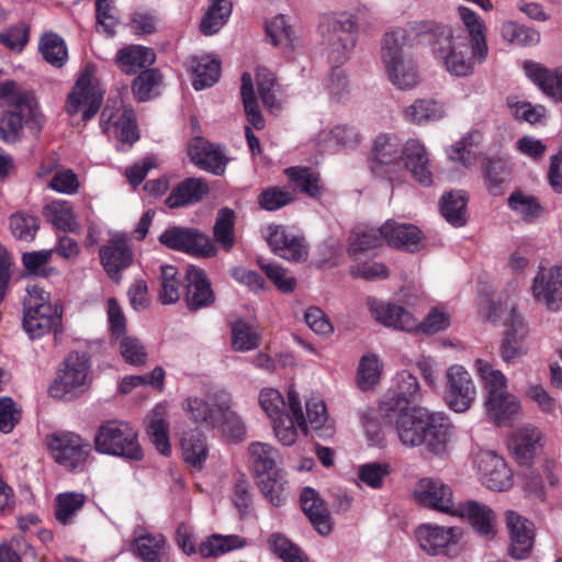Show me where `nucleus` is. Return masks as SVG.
<instances>
[{
    "instance_id": "nucleus-1",
    "label": "nucleus",
    "mask_w": 562,
    "mask_h": 562,
    "mask_svg": "<svg viewBox=\"0 0 562 562\" xmlns=\"http://www.w3.org/2000/svg\"><path fill=\"white\" fill-rule=\"evenodd\" d=\"M395 424L400 441L406 447L424 445L430 452L441 453L454 436V427L448 416L429 412L424 407L398 409L387 419Z\"/></svg>"
},
{
    "instance_id": "nucleus-2",
    "label": "nucleus",
    "mask_w": 562,
    "mask_h": 562,
    "mask_svg": "<svg viewBox=\"0 0 562 562\" xmlns=\"http://www.w3.org/2000/svg\"><path fill=\"white\" fill-rule=\"evenodd\" d=\"M328 61L338 67L345 64L356 46L357 21L348 12L329 14L319 24ZM329 94L340 100L347 92L348 82L342 70L335 68L327 80Z\"/></svg>"
},
{
    "instance_id": "nucleus-3",
    "label": "nucleus",
    "mask_w": 562,
    "mask_h": 562,
    "mask_svg": "<svg viewBox=\"0 0 562 562\" xmlns=\"http://www.w3.org/2000/svg\"><path fill=\"white\" fill-rule=\"evenodd\" d=\"M409 38L432 45L434 54L442 60L447 71L457 77L469 76L473 63L469 56L468 38L452 27L432 21H422L409 26Z\"/></svg>"
},
{
    "instance_id": "nucleus-4",
    "label": "nucleus",
    "mask_w": 562,
    "mask_h": 562,
    "mask_svg": "<svg viewBox=\"0 0 562 562\" xmlns=\"http://www.w3.org/2000/svg\"><path fill=\"white\" fill-rule=\"evenodd\" d=\"M61 318L63 308L58 300H53L50 293L37 284L26 288L22 326L32 340L57 333L61 328Z\"/></svg>"
},
{
    "instance_id": "nucleus-5",
    "label": "nucleus",
    "mask_w": 562,
    "mask_h": 562,
    "mask_svg": "<svg viewBox=\"0 0 562 562\" xmlns=\"http://www.w3.org/2000/svg\"><path fill=\"white\" fill-rule=\"evenodd\" d=\"M407 30H393L385 34L382 43L381 58L389 80L400 90L414 89L419 82L416 65L404 54V45L419 44L409 38Z\"/></svg>"
},
{
    "instance_id": "nucleus-6",
    "label": "nucleus",
    "mask_w": 562,
    "mask_h": 562,
    "mask_svg": "<svg viewBox=\"0 0 562 562\" xmlns=\"http://www.w3.org/2000/svg\"><path fill=\"white\" fill-rule=\"evenodd\" d=\"M486 318L492 323L504 319L506 329L499 349L504 362L513 363L528 353L529 326L514 304L503 306L502 303L492 302Z\"/></svg>"
},
{
    "instance_id": "nucleus-7",
    "label": "nucleus",
    "mask_w": 562,
    "mask_h": 562,
    "mask_svg": "<svg viewBox=\"0 0 562 562\" xmlns=\"http://www.w3.org/2000/svg\"><path fill=\"white\" fill-rule=\"evenodd\" d=\"M105 90L95 76V66L86 65L78 75L74 88L69 92L65 110L72 117H79L86 124L99 112Z\"/></svg>"
},
{
    "instance_id": "nucleus-8",
    "label": "nucleus",
    "mask_w": 562,
    "mask_h": 562,
    "mask_svg": "<svg viewBox=\"0 0 562 562\" xmlns=\"http://www.w3.org/2000/svg\"><path fill=\"white\" fill-rule=\"evenodd\" d=\"M95 450L131 461L143 459V449L137 431L125 422L109 420L103 423L94 437Z\"/></svg>"
},
{
    "instance_id": "nucleus-9",
    "label": "nucleus",
    "mask_w": 562,
    "mask_h": 562,
    "mask_svg": "<svg viewBox=\"0 0 562 562\" xmlns=\"http://www.w3.org/2000/svg\"><path fill=\"white\" fill-rule=\"evenodd\" d=\"M402 149L403 145L395 135H378L371 151L372 173L391 182L401 181L404 178Z\"/></svg>"
},
{
    "instance_id": "nucleus-10",
    "label": "nucleus",
    "mask_w": 562,
    "mask_h": 562,
    "mask_svg": "<svg viewBox=\"0 0 562 562\" xmlns=\"http://www.w3.org/2000/svg\"><path fill=\"white\" fill-rule=\"evenodd\" d=\"M477 395L471 373L461 364H451L443 376L442 400L454 413H465L474 404Z\"/></svg>"
},
{
    "instance_id": "nucleus-11",
    "label": "nucleus",
    "mask_w": 562,
    "mask_h": 562,
    "mask_svg": "<svg viewBox=\"0 0 562 562\" xmlns=\"http://www.w3.org/2000/svg\"><path fill=\"white\" fill-rule=\"evenodd\" d=\"M89 382L88 359L79 353H70L65 359L64 369L55 379L49 393L55 398L70 400L83 393Z\"/></svg>"
},
{
    "instance_id": "nucleus-12",
    "label": "nucleus",
    "mask_w": 562,
    "mask_h": 562,
    "mask_svg": "<svg viewBox=\"0 0 562 562\" xmlns=\"http://www.w3.org/2000/svg\"><path fill=\"white\" fill-rule=\"evenodd\" d=\"M100 126L103 133H113L122 145H132L138 139L134 110L126 106L119 97L108 99L101 112Z\"/></svg>"
},
{
    "instance_id": "nucleus-13",
    "label": "nucleus",
    "mask_w": 562,
    "mask_h": 562,
    "mask_svg": "<svg viewBox=\"0 0 562 562\" xmlns=\"http://www.w3.org/2000/svg\"><path fill=\"white\" fill-rule=\"evenodd\" d=\"M231 402V395L224 390L207 393L205 397H188L182 402V409L188 418L206 429H215L221 416Z\"/></svg>"
},
{
    "instance_id": "nucleus-14",
    "label": "nucleus",
    "mask_w": 562,
    "mask_h": 562,
    "mask_svg": "<svg viewBox=\"0 0 562 562\" xmlns=\"http://www.w3.org/2000/svg\"><path fill=\"white\" fill-rule=\"evenodd\" d=\"M53 459L69 470L81 469L91 452V446L74 432H57L48 437Z\"/></svg>"
},
{
    "instance_id": "nucleus-15",
    "label": "nucleus",
    "mask_w": 562,
    "mask_h": 562,
    "mask_svg": "<svg viewBox=\"0 0 562 562\" xmlns=\"http://www.w3.org/2000/svg\"><path fill=\"white\" fill-rule=\"evenodd\" d=\"M532 297L549 311L562 307V261L540 265L531 284Z\"/></svg>"
},
{
    "instance_id": "nucleus-16",
    "label": "nucleus",
    "mask_w": 562,
    "mask_h": 562,
    "mask_svg": "<svg viewBox=\"0 0 562 562\" xmlns=\"http://www.w3.org/2000/svg\"><path fill=\"white\" fill-rule=\"evenodd\" d=\"M393 382V390L383 396L380 404L381 415L385 419H391L398 409L411 408L408 405L420 398L419 382L409 371H400Z\"/></svg>"
},
{
    "instance_id": "nucleus-17",
    "label": "nucleus",
    "mask_w": 562,
    "mask_h": 562,
    "mask_svg": "<svg viewBox=\"0 0 562 562\" xmlns=\"http://www.w3.org/2000/svg\"><path fill=\"white\" fill-rule=\"evenodd\" d=\"M158 239L161 245L170 249L194 256L211 257L215 254L210 238L193 228L171 226Z\"/></svg>"
},
{
    "instance_id": "nucleus-18",
    "label": "nucleus",
    "mask_w": 562,
    "mask_h": 562,
    "mask_svg": "<svg viewBox=\"0 0 562 562\" xmlns=\"http://www.w3.org/2000/svg\"><path fill=\"white\" fill-rule=\"evenodd\" d=\"M415 501L427 508L454 516L458 505L449 485L434 479H422L414 490Z\"/></svg>"
},
{
    "instance_id": "nucleus-19",
    "label": "nucleus",
    "mask_w": 562,
    "mask_h": 562,
    "mask_svg": "<svg viewBox=\"0 0 562 562\" xmlns=\"http://www.w3.org/2000/svg\"><path fill=\"white\" fill-rule=\"evenodd\" d=\"M288 407L291 415L271 420L277 439L284 446H292L297 438V428L307 435V422L303 414L299 393L294 389L288 392Z\"/></svg>"
},
{
    "instance_id": "nucleus-20",
    "label": "nucleus",
    "mask_w": 562,
    "mask_h": 562,
    "mask_svg": "<svg viewBox=\"0 0 562 562\" xmlns=\"http://www.w3.org/2000/svg\"><path fill=\"white\" fill-rule=\"evenodd\" d=\"M266 239L272 252L288 261H302L307 258L304 238L294 235L282 225H269Z\"/></svg>"
},
{
    "instance_id": "nucleus-21",
    "label": "nucleus",
    "mask_w": 562,
    "mask_h": 562,
    "mask_svg": "<svg viewBox=\"0 0 562 562\" xmlns=\"http://www.w3.org/2000/svg\"><path fill=\"white\" fill-rule=\"evenodd\" d=\"M367 305L374 321L385 327L405 331H412L417 327V319L401 305L375 297H368Z\"/></svg>"
},
{
    "instance_id": "nucleus-22",
    "label": "nucleus",
    "mask_w": 562,
    "mask_h": 562,
    "mask_svg": "<svg viewBox=\"0 0 562 562\" xmlns=\"http://www.w3.org/2000/svg\"><path fill=\"white\" fill-rule=\"evenodd\" d=\"M477 469L482 483L493 491H506L513 485V472L505 460L492 451L477 457Z\"/></svg>"
},
{
    "instance_id": "nucleus-23",
    "label": "nucleus",
    "mask_w": 562,
    "mask_h": 562,
    "mask_svg": "<svg viewBox=\"0 0 562 562\" xmlns=\"http://www.w3.org/2000/svg\"><path fill=\"white\" fill-rule=\"evenodd\" d=\"M402 159L404 172L409 171L413 179L422 186H431V161L425 145L420 140L416 138L408 139L403 145Z\"/></svg>"
},
{
    "instance_id": "nucleus-24",
    "label": "nucleus",
    "mask_w": 562,
    "mask_h": 562,
    "mask_svg": "<svg viewBox=\"0 0 562 562\" xmlns=\"http://www.w3.org/2000/svg\"><path fill=\"white\" fill-rule=\"evenodd\" d=\"M101 263L111 279L119 280L121 272L133 262V251L124 235H114L99 251Z\"/></svg>"
},
{
    "instance_id": "nucleus-25",
    "label": "nucleus",
    "mask_w": 562,
    "mask_h": 562,
    "mask_svg": "<svg viewBox=\"0 0 562 562\" xmlns=\"http://www.w3.org/2000/svg\"><path fill=\"white\" fill-rule=\"evenodd\" d=\"M526 77L536 85L542 93L562 102V67L548 68L544 65L526 60L522 63Z\"/></svg>"
},
{
    "instance_id": "nucleus-26",
    "label": "nucleus",
    "mask_w": 562,
    "mask_h": 562,
    "mask_svg": "<svg viewBox=\"0 0 562 562\" xmlns=\"http://www.w3.org/2000/svg\"><path fill=\"white\" fill-rule=\"evenodd\" d=\"M184 280V297L189 310L196 311L213 304L215 295L204 270L189 266L186 271Z\"/></svg>"
},
{
    "instance_id": "nucleus-27",
    "label": "nucleus",
    "mask_w": 562,
    "mask_h": 562,
    "mask_svg": "<svg viewBox=\"0 0 562 562\" xmlns=\"http://www.w3.org/2000/svg\"><path fill=\"white\" fill-rule=\"evenodd\" d=\"M506 527L510 537V554L525 559L533 544V525L514 510L506 512Z\"/></svg>"
},
{
    "instance_id": "nucleus-28",
    "label": "nucleus",
    "mask_w": 562,
    "mask_h": 562,
    "mask_svg": "<svg viewBox=\"0 0 562 562\" xmlns=\"http://www.w3.org/2000/svg\"><path fill=\"white\" fill-rule=\"evenodd\" d=\"M459 536L458 528L434 525H423L416 531L420 548L431 555L443 552L448 546L457 542Z\"/></svg>"
},
{
    "instance_id": "nucleus-29",
    "label": "nucleus",
    "mask_w": 562,
    "mask_h": 562,
    "mask_svg": "<svg viewBox=\"0 0 562 562\" xmlns=\"http://www.w3.org/2000/svg\"><path fill=\"white\" fill-rule=\"evenodd\" d=\"M189 156L199 168L214 175H221L225 170L227 160L222 149L204 138H194L190 143Z\"/></svg>"
},
{
    "instance_id": "nucleus-30",
    "label": "nucleus",
    "mask_w": 562,
    "mask_h": 562,
    "mask_svg": "<svg viewBox=\"0 0 562 562\" xmlns=\"http://www.w3.org/2000/svg\"><path fill=\"white\" fill-rule=\"evenodd\" d=\"M458 15L469 33L471 41L472 57L479 63L487 56L486 25L483 20L470 8L459 5Z\"/></svg>"
},
{
    "instance_id": "nucleus-31",
    "label": "nucleus",
    "mask_w": 562,
    "mask_h": 562,
    "mask_svg": "<svg viewBox=\"0 0 562 562\" xmlns=\"http://www.w3.org/2000/svg\"><path fill=\"white\" fill-rule=\"evenodd\" d=\"M454 516L467 517L474 530L481 536L491 539L495 536V514L486 505L475 501H467L458 505Z\"/></svg>"
},
{
    "instance_id": "nucleus-32",
    "label": "nucleus",
    "mask_w": 562,
    "mask_h": 562,
    "mask_svg": "<svg viewBox=\"0 0 562 562\" xmlns=\"http://www.w3.org/2000/svg\"><path fill=\"white\" fill-rule=\"evenodd\" d=\"M315 142L322 151L336 153L344 148L357 146L360 143V135L353 127L337 125L330 130L321 131Z\"/></svg>"
},
{
    "instance_id": "nucleus-33",
    "label": "nucleus",
    "mask_w": 562,
    "mask_h": 562,
    "mask_svg": "<svg viewBox=\"0 0 562 562\" xmlns=\"http://www.w3.org/2000/svg\"><path fill=\"white\" fill-rule=\"evenodd\" d=\"M35 114L33 100H22L12 111L4 112L0 116V138L5 143L16 140L23 123Z\"/></svg>"
},
{
    "instance_id": "nucleus-34",
    "label": "nucleus",
    "mask_w": 562,
    "mask_h": 562,
    "mask_svg": "<svg viewBox=\"0 0 562 562\" xmlns=\"http://www.w3.org/2000/svg\"><path fill=\"white\" fill-rule=\"evenodd\" d=\"M446 115V104L436 99H417L404 109V119L416 125L431 124Z\"/></svg>"
},
{
    "instance_id": "nucleus-35",
    "label": "nucleus",
    "mask_w": 562,
    "mask_h": 562,
    "mask_svg": "<svg viewBox=\"0 0 562 562\" xmlns=\"http://www.w3.org/2000/svg\"><path fill=\"white\" fill-rule=\"evenodd\" d=\"M474 368L485 391L484 402H495L498 397L508 393L506 375L501 370L494 368L491 362L477 359L475 360Z\"/></svg>"
},
{
    "instance_id": "nucleus-36",
    "label": "nucleus",
    "mask_w": 562,
    "mask_h": 562,
    "mask_svg": "<svg viewBox=\"0 0 562 562\" xmlns=\"http://www.w3.org/2000/svg\"><path fill=\"white\" fill-rule=\"evenodd\" d=\"M209 192L206 182L200 178H188L172 189L166 199L170 209L183 207L200 202Z\"/></svg>"
},
{
    "instance_id": "nucleus-37",
    "label": "nucleus",
    "mask_w": 562,
    "mask_h": 562,
    "mask_svg": "<svg viewBox=\"0 0 562 562\" xmlns=\"http://www.w3.org/2000/svg\"><path fill=\"white\" fill-rule=\"evenodd\" d=\"M381 233L384 240L394 248L412 249L422 239V232L417 226L393 220L386 221L381 226Z\"/></svg>"
},
{
    "instance_id": "nucleus-38",
    "label": "nucleus",
    "mask_w": 562,
    "mask_h": 562,
    "mask_svg": "<svg viewBox=\"0 0 562 562\" xmlns=\"http://www.w3.org/2000/svg\"><path fill=\"white\" fill-rule=\"evenodd\" d=\"M301 506L318 533L327 536L331 531L329 514L324 502L312 487H305L301 494Z\"/></svg>"
},
{
    "instance_id": "nucleus-39",
    "label": "nucleus",
    "mask_w": 562,
    "mask_h": 562,
    "mask_svg": "<svg viewBox=\"0 0 562 562\" xmlns=\"http://www.w3.org/2000/svg\"><path fill=\"white\" fill-rule=\"evenodd\" d=\"M156 60L154 49L142 45H130L117 50L115 61L127 74L153 65Z\"/></svg>"
},
{
    "instance_id": "nucleus-40",
    "label": "nucleus",
    "mask_w": 562,
    "mask_h": 562,
    "mask_svg": "<svg viewBox=\"0 0 562 562\" xmlns=\"http://www.w3.org/2000/svg\"><path fill=\"white\" fill-rule=\"evenodd\" d=\"M249 465L256 477L263 476L277 469L279 452L269 443L255 441L248 447Z\"/></svg>"
},
{
    "instance_id": "nucleus-41",
    "label": "nucleus",
    "mask_w": 562,
    "mask_h": 562,
    "mask_svg": "<svg viewBox=\"0 0 562 562\" xmlns=\"http://www.w3.org/2000/svg\"><path fill=\"white\" fill-rule=\"evenodd\" d=\"M539 440L540 431L535 427H525L516 430L513 434L510 439V448L518 463H530L535 456Z\"/></svg>"
},
{
    "instance_id": "nucleus-42",
    "label": "nucleus",
    "mask_w": 562,
    "mask_h": 562,
    "mask_svg": "<svg viewBox=\"0 0 562 562\" xmlns=\"http://www.w3.org/2000/svg\"><path fill=\"white\" fill-rule=\"evenodd\" d=\"M509 171L508 160L505 157L493 156L484 159L482 175L484 183L492 195L502 194V184Z\"/></svg>"
},
{
    "instance_id": "nucleus-43",
    "label": "nucleus",
    "mask_w": 562,
    "mask_h": 562,
    "mask_svg": "<svg viewBox=\"0 0 562 562\" xmlns=\"http://www.w3.org/2000/svg\"><path fill=\"white\" fill-rule=\"evenodd\" d=\"M191 68L193 72L192 86L198 91L212 87L220 79L221 65L210 56L192 58Z\"/></svg>"
},
{
    "instance_id": "nucleus-44",
    "label": "nucleus",
    "mask_w": 562,
    "mask_h": 562,
    "mask_svg": "<svg viewBox=\"0 0 562 562\" xmlns=\"http://www.w3.org/2000/svg\"><path fill=\"white\" fill-rule=\"evenodd\" d=\"M488 417L497 426H508L517 417L520 409L519 401L506 393L495 402H484Z\"/></svg>"
},
{
    "instance_id": "nucleus-45",
    "label": "nucleus",
    "mask_w": 562,
    "mask_h": 562,
    "mask_svg": "<svg viewBox=\"0 0 562 562\" xmlns=\"http://www.w3.org/2000/svg\"><path fill=\"white\" fill-rule=\"evenodd\" d=\"M87 503V495L79 492L59 493L55 498V517L61 525L75 522L77 514Z\"/></svg>"
},
{
    "instance_id": "nucleus-46",
    "label": "nucleus",
    "mask_w": 562,
    "mask_h": 562,
    "mask_svg": "<svg viewBox=\"0 0 562 562\" xmlns=\"http://www.w3.org/2000/svg\"><path fill=\"white\" fill-rule=\"evenodd\" d=\"M306 422L319 437H330L334 432V420L328 416L325 403L311 397L306 401Z\"/></svg>"
},
{
    "instance_id": "nucleus-47",
    "label": "nucleus",
    "mask_w": 562,
    "mask_h": 562,
    "mask_svg": "<svg viewBox=\"0 0 562 562\" xmlns=\"http://www.w3.org/2000/svg\"><path fill=\"white\" fill-rule=\"evenodd\" d=\"M44 215L57 229L75 232L78 227L76 215L70 202L55 200L44 207Z\"/></svg>"
},
{
    "instance_id": "nucleus-48",
    "label": "nucleus",
    "mask_w": 562,
    "mask_h": 562,
    "mask_svg": "<svg viewBox=\"0 0 562 562\" xmlns=\"http://www.w3.org/2000/svg\"><path fill=\"white\" fill-rule=\"evenodd\" d=\"M257 479L261 493L273 506L279 507L284 504L288 482L282 470H274Z\"/></svg>"
},
{
    "instance_id": "nucleus-49",
    "label": "nucleus",
    "mask_w": 562,
    "mask_h": 562,
    "mask_svg": "<svg viewBox=\"0 0 562 562\" xmlns=\"http://www.w3.org/2000/svg\"><path fill=\"white\" fill-rule=\"evenodd\" d=\"M467 195L461 191L448 192L442 195L440 210L442 216L456 227L467 223Z\"/></svg>"
},
{
    "instance_id": "nucleus-50",
    "label": "nucleus",
    "mask_w": 562,
    "mask_h": 562,
    "mask_svg": "<svg viewBox=\"0 0 562 562\" xmlns=\"http://www.w3.org/2000/svg\"><path fill=\"white\" fill-rule=\"evenodd\" d=\"M232 14V2L229 0H211V4L202 18L201 31L205 35L217 33L227 22Z\"/></svg>"
},
{
    "instance_id": "nucleus-51",
    "label": "nucleus",
    "mask_w": 562,
    "mask_h": 562,
    "mask_svg": "<svg viewBox=\"0 0 562 562\" xmlns=\"http://www.w3.org/2000/svg\"><path fill=\"white\" fill-rule=\"evenodd\" d=\"M482 142L483 133L480 130H472L451 145L447 151L448 156L451 160L458 161L464 167H471L475 161L471 148L480 146Z\"/></svg>"
},
{
    "instance_id": "nucleus-52",
    "label": "nucleus",
    "mask_w": 562,
    "mask_h": 562,
    "mask_svg": "<svg viewBox=\"0 0 562 562\" xmlns=\"http://www.w3.org/2000/svg\"><path fill=\"white\" fill-rule=\"evenodd\" d=\"M507 202L509 209L525 222H533L543 213V209L539 200L520 190L513 192L508 196Z\"/></svg>"
},
{
    "instance_id": "nucleus-53",
    "label": "nucleus",
    "mask_w": 562,
    "mask_h": 562,
    "mask_svg": "<svg viewBox=\"0 0 562 562\" xmlns=\"http://www.w3.org/2000/svg\"><path fill=\"white\" fill-rule=\"evenodd\" d=\"M246 540L239 536H222L214 533L207 537L200 546V554L203 558L217 557L229 551L245 547Z\"/></svg>"
},
{
    "instance_id": "nucleus-54",
    "label": "nucleus",
    "mask_w": 562,
    "mask_h": 562,
    "mask_svg": "<svg viewBox=\"0 0 562 562\" xmlns=\"http://www.w3.org/2000/svg\"><path fill=\"white\" fill-rule=\"evenodd\" d=\"M166 539L162 535H144L134 540L133 551L144 562H162Z\"/></svg>"
},
{
    "instance_id": "nucleus-55",
    "label": "nucleus",
    "mask_w": 562,
    "mask_h": 562,
    "mask_svg": "<svg viewBox=\"0 0 562 562\" xmlns=\"http://www.w3.org/2000/svg\"><path fill=\"white\" fill-rule=\"evenodd\" d=\"M38 47L43 58L55 67H63L68 59L65 41L56 33H45L41 37Z\"/></svg>"
},
{
    "instance_id": "nucleus-56",
    "label": "nucleus",
    "mask_w": 562,
    "mask_h": 562,
    "mask_svg": "<svg viewBox=\"0 0 562 562\" xmlns=\"http://www.w3.org/2000/svg\"><path fill=\"white\" fill-rule=\"evenodd\" d=\"M182 456L186 463L201 470L209 456L205 437L201 434H192L181 439Z\"/></svg>"
},
{
    "instance_id": "nucleus-57",
    "label": "nucleus",
    "mask_w": 562,
    "mask_h": 562,
    "mask_svg": "<svg viewBox=\"0 0 562 562\" xmlns=\"http://www.w3.org/2000/svg\"><path fill=\"white\" fill-rule=\"evenodd\" d=\"M147 434L156 449L164 456H169L171 447L168 436V423L159 407L155 408L147 420Z\"/></svg>"
},
{
    "instance_id": "nucleus-58",
    "label": "nucleus",
    "mask_w": 562,
    "mask_h": 562,
    "mask_svg": "<svg viewBox=\"0 0 562 562\" xmlns=\"http://www.w3.org/2000/svg\"><path fill=\"white\" fill-rule=\"evenodd\" d=\"M501 35L504 41L519 46H533L540 42V33L536 29L515 21L504 22L501 26Z\"/></svg>"
},
{
    "instance_id": "nucleus-59",
    "label": "nucleus",
    "mask_w": 562,
    "mask_h": 562,
    "mask_svg": "<svg viewBox=\"0 0 562 562\" xmlns=\"http://www.w3.org/2000/svg\"><path fill=\"white\" fill-rule=\"evenodd\" d=\"M240 93L247 121L257 130L263 128L265 120L258 109L252 86V78L248 72H245L241 76Z\"/></svg>"
},
{
    "instance_id": "nucleus-60",
    "label": "nucleus",
    "mask_w": 562,
    "mask_h": 562,
    "mask_svg": "<svg viewBox=\"0 0 562 562\" xmlns=\"http://www.w3.org/2000/svg\"><path fill=\"white\" fill-rule=\"evenodd\" d=\"M257 88L263 105L270 112H277L281 108V103L277 98L276 78L271 71L260 68L256 75Z\"/></svg>"
},
{
    "instance_id": "nucleus-61",
    "label": "nucleus",
    "mask_w": 562,
    "mask_h": 562,
    "mask_svg": "<svg viewBox=\"0 0 562 562\" xmlns=\"http://www.w3.org/2000/svg\"><path fill=\"white\" fill-rule=\"evenodd\" d=\"M383 240L381 227H357L350 236L349 252L356 256L359 252L380 246Z\"/></svg>"
},
{
    "instance_id": "nucleus-62",
    "label": "nucleus",
    "mask_w": 562,
    "mask_h": 562,
    "mask_svg": "<svg viewBox=\"0 0 562 562\" xmlns=\"http://www.w3.org/2000/svg\"><path fill=\"white\" fill-rule=\"evenodd\" d=\"M234 227V211L227 207L221 209L214 225V238L226 250H229L235 244Z\"/></svg>"
},
{
    "instance_id": "nucleus-63",
    "label": "nucleus",
    "mask_w": 562,
    "mask_h": 562,
    "mask_svg": "<svg viewBox=\"0 0 562 562\" xmlns=\"http://www.w3.org/2000/svg\"><path fill=\"white\" fill-rule=\"evenodd\" d=\"M507 106L515 119L531 125L540 123L547 113L543 105L532 104L528 101L518 100L517 98H508Z\"/></svg>"
},
{
    "instance_id": "nucleus-64",
    "label": "nucleus",
    "mask_w": 562,
    "mask_h": 562,
    "mask_svg": "<svg viewBox=\"0 0 562 562\" xmlns=\"http://www.w3.org/2000/svg\"><path fill=\"white\" fill-rule=\"evenodd\" d=\"M291 182L302 192L316 198L322 192L318 175L308 168L291 167L285 170Z\"/></svg>"
}]
</instances>
